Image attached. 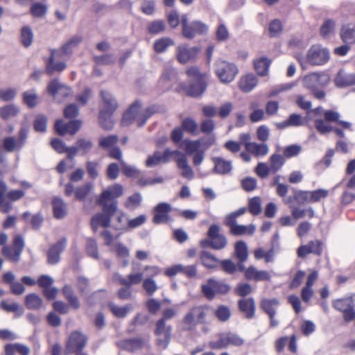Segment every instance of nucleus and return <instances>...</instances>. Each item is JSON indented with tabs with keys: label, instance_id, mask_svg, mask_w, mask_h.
<instances>
[{
	"label": "nucleus",
	"instance_id": "052dcab7",
	"mask_svg": "<svg viewBox=\"0 0 355 355\" xmlns=\"http://www.w3.org/2000/svg\"><path fill=\"white\" fill-rule=\"evenodd\" d=\"M33 34L31 29L28 26H24L21 31V41L22 44L28 47L33 42Z\"/></svg>",
	"mask_w": 355,
	"mask_h": 355
},
{
	"label": "nucleus",
	"instance_id": "a18cd8bd",
	"mask_svg": "<svg viewBox=\"0 0 355 355\" xmlns=\"http://www.w3.org/2000/svg\"><path fill=\"white\" fill-rule=\"evenodd\" d=\"M109 306L113 314L117 318H125L133 309L131 304H126L124 306H119L114 303H110Z\"/></svg>",
	"mask_w": 355,
	"mask_h": 355
},
{
	"label": "nucleus",
	"instance_id": "c85d7f7f",
	"mask_svg": "<svg viewBox=\"0 0 355 355\" xmlns=\"http://www.w3.org/2000/svg\"><path fill=\"white\" fill-rule=\"evenodd\" d=\"M177 167L182 170L181 175L187 179L192 180L194 178V172L191 167L189 166L187 157L185 154L183 153L181 157L175 159Z\"/></svg>",
	"mask_w": 355,
	"mask_h": 355
},
{
	"label": "nucleus",
	"instance_id": "b1692460",
	"mask_svg": "<svg viewBox=\"0 0 355 355\" xmlns=\"http://www.w3.org/2000/svg\"><path fill=\"white\" fill-rule=\"evenodd\" d=\"M145 341L140 338H135L130 339L123 340L117 343L119 348L124 349L128 352H134L136 350L143 347Z\"/></svg>",
	"mask_w": 355,
	"mask_h": 355
},
{
	"label": "nucleus",
	"instance_id": "37998d69",
	"mask_svg": "<svg viewBox=\"0 0 355 355\" xmlns=\"http://www.w3.org/2000/svg\"><path fill=\"white\" fill-rule=\"evenodd\" d=\"M256 230V226L253 224L249 225H236L230 232L234 236L252 235Z\"/></svg>",
	"mask_w": 355,
	"mask_h": 355
},
{
	"label": "nucleus",
	"instance_id": "f3484780",
	"mask_svg": "<svg viewBox=\"0 0 355 355\" xmlns=\"http://www.w3.org/2000/svg\"><path fill=\"white\" fill-rule=\"evenodd\" d=\"M67 239L62 238L53 244L47 252V262L49 264L54 265L59 262L60 255L67 246Z\"/></svg>",
	"mask_w": 355,
	"mask_h": 355
},
{
	"label": "nucleus",
	"instance_id": "4c0bfd02",
	"mask_svg": "<svg viewBox=\"0 0 355 355\" xmlns=\"http://www.w3.org/2000/svg\"><path fill=\"white\" fill-rule=\"evenodd\" d=\"M246 211L245 207H241L225 216L223 223L230 228V232L237 225L236 218L244 214Z\"/></svg>",
	"mask_w": 355,
	"mask_h": 355
},
{
	"label": "nucleus",
	"instance_id": "423d86ee",
	"mask_svg": "<svg viewBox=\"0 0 355 355\" xmlns=\"http://www.w3.org/2000/svg\"><path fill=\"white\" fill-rule=\"evenodd\" d=\"M215 72L222 83H229L234 80L239 70L233 63L220 60L216 62Z\"/></svg>",
	"mask_w": 355,
	"mask_h": 355
},
{
	"label": "nucleus",
	"instance_id": "20e7f679",
	"mask_svg": "<svg viewBox=\"0 0 355 355\" xmlns=\"http://www.w3.org/2000/svg\"><path fill=\"white\" fill-rule=\"evenodd\" d=\"M245 343V340L239 335L231 332H222L216 336V340L209 343V347L213 349H225L229 346L241 347Z\"/></svg>",
	"mask_w": 355,
	"mask_h": 355
},
{
	"label": "nucleus",
	"instance_id": "e433bc0d",
	"mask_svg": "<svg viewBox=\"0 0 355 355\" xmlns=\"http://www.w3.org/2000/svg\"><path fill=\"white\" fill-rule=\"evenodd\" d=\"M111 221H112L111 225L116 230H125L128 227V222H126L125 214L117 209L112 217Z\"/></svg>",
	"mask_w": 355,
	"mask_h": 355
},
{
	"label": "nucleus",
	"instance_id": "338daca9",
	"mask_svg": "<svg viewBox=\"0 0 355 355\" xmlns=\"http://www.w3.org/2000/svg\"><path fill=\"white\" fill-rule=\"evenodd\" d=\"M162 162V153L160 151H155L153 155L148 156L146 160V166L147 167H154Z\"/></svg>",
	"mask_w": 355,
	"mask_h": 355
},
{
	"label": "nucleus",
	"instance_id": "a878e982",
	"mask_svg": "<svg viewBox=\"0 0 355 355\" xmlns=\"http://www.w3.org/2000/svg\"><path fill=\"white\" fill-rule=\"evenodd\" d=\"M57 51L52 50L51 56L46 62V73L49 75L53 74L55 71L61 72L67 67V64L64 62H55V58L56 56Z\"/></svg>",
	"mask_w": 355,
	"mask_h": 355
},
{
	"label": "nucleus",
	"instance_id": "ddd939ff",
	"mask_svg": "<svg viewBox=\"0 0 355 355\" xmlns=\"http://www.w3.org/2000/svg\"><path fill=\"white\" fill-rule=\"evenodd\" d=\"M220 227L216 225H211L207 232V236L211 239V248L220 250L227 245V239L225 235L220 233Z\"/></svg>",
	"mask_w": 355,
	"mask_h": 355
},
{
	"label": "nucleus",
	"instance_id": "bf43d9fd",
	"mask_svg": "<svg viewBox=\"0 0 355 355\" xmlns=\"http://www.w3.org/2000/svg\"><path fill=\"white\" fill-rule=\"evenodd\" d=\"M335 30V23L331 19H327L321 26L320 34L323 37H328L334 33Z\"/></svg>",
	"mask_w": 355,
	"mask_h": 355
},
{
	"label": "nucleus",
	"instance_id": "58836bf2",
	"mask_svg": "<svg viewBox=\"0 0 355 355\" xmlns=\"http://www.w3.org/2000/svg\"><path fill=\"white\" fill-rule=\"evenodd\" d=\"M340 37L342 40L347 44L355 43V25H345L343 26Z\"/></svg>",
	"mask_w": 355,
	"mask_h": 355
},
{
	"label": "nucleus",
	"instance_id": "a211bd4d",
	"mask_svg": "<svg viewBox=\"0 0 355 355\" xmlns=\"http://www.w3.org/2000/svg\"><path fill=\"white\" fill-rule=\"evenodd\" d=\"M322 242L318 240L311 241L306 245H302L297 248V257L304 258L309 254L320 256L322 252Z\"/></svg>",
	"mask_w": 355,
	"mask_h": 355
},
{
	"label": "nucleus",
	"instance_id": "0eeeda50",
	"mask_svg": "<svg viewBox=\"0 0 355 355\" xmlns=\"http://www.w3.org/2000/svg\"><path fill=\"white\" fill-rule=\"evenodd\" d=\"M24 241L21 236L17 235L13 240L12 246L6 245L2 248V254L13 262H18L24 248Z\"/></svg>",
	"mask_w": 355,
	"mask_h": 355
},
{
	"label": "nucleus",
	"instance_id": "2f4dec72",
	"mask_svg": "<svg viewBox=\"0 0 355 355\" xmlns=\"http://www.w3.org/2000/svg\"><path fill=\"white\" fill-rule=\"evenodd\" d=\"M245 150L256 157L265 156L268 153L269 148L266 144H257L255 142H246Z\"/></svg>",
	"mask_w": 355,
	"mask_h": 355
},
{
	"label": "nucleus",
	"instance_id": "39448f33",
	"mask_svg": "<svg viewBox=\"0 0 355 355\" xmlns=\"http://www.w3.org/2000/svg\"><path fill=\"white\" fill-rule=\"evenodd\" d=\"M208 308L197 306L191 308L182 320L184 329L191 330L198 324L204 323L207 315Z\"/></svg>",
	"mask_w": 355,
	"mask_h": 355
},
{
	"label": "nucleus",
	"instance_id": "f704fd0d",
	"mask_svg": "<svg viewBox=\"0 0 355 355\" xmlns=\"http://www.w3.org/2000/svg\"><path fill=\"white\" fill-rule=\"evenodd\" d=\"M207 87V83L204 78H200L194 83H192L187 89V92L189 96H198L201 95Z\"/></svg>",
	"mask_w": 355,
	"mask_h": 355
},
{
	"label": "nucleus",
	"instance_id": "5fc2aeb1",
	"mask_svg": "<svg viewBox=\"0 0 355 355\" xmlns=\"http://www.w3.org/2000/svg\"><path fill=\"white\" fill-rule=\"evenodd\" d=\"M19 111L17 106L15 105H8L0 108V116L3 119H8L16 116Z\"/></svg>",
	"mask_w": 355,
	"mask_h": 355
},
{
	"label": "nucleus",
	"instance_id": "13d9d810",
	"mask_svg": "<svg viewBox=\"0 0 355 355\" xmlns=\"http://www.w3.org/2000/svg\"><path fill=\"white\" fill-rule=\"evenodd\" d=\"M314 125L315 129L320 132L321 135H324L326 133L332 132L333 127L328 123L325 119H316L314 121Z\"/></svg>",
	"mask_w": 355,
	"mask_h": 355
},
{
	"label": "nucleus",
	"instance_id": "3c124183",
	"mask_svg": "<svg viewBox=\"0 0 355 355\" xmlns=\"http://www.w3.org/2000/svg\"><path fill=\"white\" fill-rule=\"evenodd\" d=\"M23 101L29 107H33L38 103V96L35 89L28 90L23 93Z\"/></svg>",
	"mask_w": 355,
	"mask_h": 355
},
{
	"label": "nucleus",
	"instance_id": "f257e3e1",
	"mask_svg": "<svg viewBox=\"0 0 355 355\" xmlns=\"http://www.w3.org/2000/svg\"><path fill=\"white\" fill-rule=\"evenodd\" d=\"M158 110L157 107L153 105L141 110V104L139 101L132 103L128 110L124 113L121 123L123 126H128L133 121H136L138 126L144 125L148 118Z\"/></svg>",
	"mask_w": 355,
	"mask_h": 355
},
{
	"label": "nucleus",
	"instance_id": "774afa93",
	"mask_svg": "<svg viewBox=\"0 0 355 355\" xmlns=\"http://www.w3.org/2000/svg\"><path fill=\"white\" fill-rule=\"evenodd\" d=\"M165 29V24L162 20H156L150 22L148 26L150 33L155 35L162 33Z\"/></svg>",
	"mask_w": 355,
	"mask_h": 355
},
{
	"label": "nucleus",
	"instance_id": "2eb2a0df",
	"mask_svg": "<svg viewBox=\"0 0 355 355\" xmlns=\"http://www.w3.org/2000/svg\"><path fill=\"white\" fill-rule=\"evenodd\" d=\"M198 52L199 49L196 46L189 47L187 44H182L176 48V58L180 63L186 64L194 60Z\"/></svg>",
	"mask_w": 355,
	"mask_h": 355
},
{
	"label": "nucleus",
	"instance_id": "dca6fc26",
	"mask_svg": "<svg viewBox=\"0 0 355 355\" xmlns=\"http://www.w3.org/2000/svg\"><path fill=\"white\" fill-rule=\"evenodd\" d=\"M172 207L169 203L160 202L154 209V216L153 221L155 224L166 223L171 220L169 213Z\"/></svg>",
	"mask_w": 355,
	"mask_h": 355
},
{
	"label": "nucleus",
	"instance_id": "09e8293b",
	"mask_svg": "<svg viewBox=\"0 0 355 355\" xmlns=\"http://www.w3.org/2000/svg\"><path fill=\"white\" fill-rule=\"evenodd\" d=\"M83 41V37L75 35L67 42L62 47L63 54L69 55L71 53L73 49L78 46Z\"/></svg>",
	"mask_w": 355,
	"mask_h": 355
},
{
	"label": "nucleus",
	"instance_id": "e2e57ef3",
	"mask_svg": "<svg viewBox=\"0 0 355 355\" xmlns=\"http://www.w3.org/2000/svg\"><path fill=\"white\" fill-rule=\"evenodd\" d=\"M183 153L179 150H171L169 148L164 150V153H162V160L163 163H168L172 159L175 161V159L181 157Z\"/></svg>",
	"mask_w": 355,
	"mask_h": 355
},
{
	"label": "nucleus",
	"instance_id": "49530a36",
	"mask_svg": "<svg viewBox=\"0 0 355 355\" xmlns=\"http://www.w3.org/2000/svg\"><path fill=\"white\" fill-rule=\"evenodd\" d=\"M285 163V159L283 155L279 154H273L270 157V167L271 173H276L281 169Z\"/></svg>",
	"mask_w": 355,
	"mask_h": 355
},
{
	"label": "nucleus",
	"instance_id": "864d4df0",
	"mask_svg": "<svg viewBox=\"0 0 355 355\" xmlns=\"http://www.w3.org/2000/svg\"><path fill=\"white\" fill-rule=\"evenodd\" d=\"M173 44L174 42L173 40L169 37H163L155 42L154 49L157 53H162Z\"/></svg>",
	"mask_w": 355,
	"mask_h": 355
},
{
	"label": "nucleus",
	"instance_id": "c03bdc74",
	"mask_svg": "<svg viewBox=\"0 0 355 355\" xmlns=\"http://www.w3.org/2000/svg\"><path fill=\"white\" fill-rule=\"evenodd\" d=\"M332 306L334 309L343 313L354 306L353 299L352 297L337 299L332 302Z\"/></svg>",
	"mask_w": 355,
	"mask_h": 355
},
{
	"label": "nucleus",
	"instance_id": "a19ab883",
	"mask_svg": "<svg viewBox=\"0 0 355 355\" xmlns=\"http://www.w3.org/2000/svg\"><path fill=\"white\" fill-rule=\"evenodd\" d=\"M271 61L266 57H261L254 60V65L257 73L260 76H266L270 65Z\"/></svg>",
	"mask_w": 355,
	"mask_h": 355
},
{
	"label": "nucleus",
	"instance_id": "c756f323",
	"mask_svg": "<svg viewBox=\"0 0 355 355\" xmlns=\"http://www.w3.org/2000/svg\"><path fill=\"white\" fill-rule=\"evenodd\" d=\"M245 278L248 280L259 282L269 280L270 275L266 270H259L254 266H251L245 270Z\"/></svg>",
	"mask_w": 355,
	"mask_h": 355
},
{
	"label": "nucleus",
	"instance_id": "7c9ffc66",
	"mask_svg": "<svg viewBox=\"0 0 355 355\" xmlns=\"http://www.w3.org/2000/svg\"><path fill=\"white\" fill-rule=\"evenodd\" d=\"M200 260L204 267L207 269H215L219 266L220 260L211 252L202 250L200 254Z\"/></svg>",
	"mask_w": 355,
	"mask_h": 355
},
{
	"label": "nucleus",
	"instance_id": "4be33fe9",
	"mask_svg": "<svg viewBox=\"0 0 355 355\" xmlns=\"http://www.w3.org/2000/svg\"><path fill=\"white\" fill-rule=\"evenodd\" d=\"M335 83L338 87L355 85V71L347 72L345 69H340L336 76Z\"/></svg>",
	"mask_w": 355,
	"mask_h": 355
},
{
	"label": "nucleus",
	"instance_id": "cd10ccee",
	"mask_svg": "<svg viewBox=\"0 0 355 355\" xmlns=\"http://www.w3.org/2000/svg\"><path fill=\"white\" fill-rule=\"evenodd\" d=\"M139 263L135 262L132 263V272L128 275L126 279H122V285L124 286H131L132 285H137L144 281V275L141 272H135L136 267L139 266Z\"/></svg>",
	"mask_w": 355,
	"mask_h": 355
},
{
	"label": "nucleus",
	"instance_id": "69168bd1",
	"mask_svg": "<svg viewBox=\"0 0 355 355\" xmlns=\"http://www.w3.org/2000/svg\"><path fill=\"white\" fill-rule=\"evenodd\" d=\"M215 315L220 321L225 322L229 320L231 311L227 306L221 305L215 311Z\"/></svg>",
	"mask_w": 355,
	"mask_h": 355
},
{
	"label": "nucleus",
	"instance_id": "393cba45",
	"mask_svg": "<svg viewBox=\"0 0 355 355\" xmlns=\"http://www.w3.org/2000/svg\"><path fill=\"white\" fill-rule=\"evenodd\" d=\"M239 310L245 315L248 319H252L255 315V302L252 297L242 298L239 302Z\"/></svg>",
	"mask_w": 355,
	"mask_h": 355
},
{
	"label": "nucleus",
	"instance_id": "4468645a",
	"mask_svg": "<svg viewBox=\"0 0 355 355\" xmlns=\"http://www.w3.org/2000/svg\"><path fill=\"white\" fill-rule=\"evenodd\" d=\"M329 82V77L325 73H313L304 78V86L312 91L326 86Z\"/></svg>",
	"mask_w": 355,
	"mask_h": 355
},
{
	"label": "nucleus",
	"instance_id": "6ab92c4d",
	"mask_svg": "<svg viewBox=\"0 0 355 355\" xmlns=\"http://www.w3.org/2000/svg\"><path fill=\"white\" fill-rule=\"evenodd\" d=\"M81 126V122L78 120L71 121L69 123H64L62 120H58L55 123L56 132L61 136L67 133L71 135L76 134Z\"/></svg>",
	"mask_w": 355,
	"mask_h": 355
},
{
	"label": "nucleus",
	"instance_id": "1a4fd4ad",
	"mask_svg": "<svg viewBox=\"0 0 355 355\" xmlns=\"http://www.w3.org/2000/svg\"><path fill=\"white\" fill-rule=\"evenodd\" d=\"M28 128L23 125L19 132L18 138L8 137L3 140V148L8 152L19 150L25 144L28 137Z\"/></svg>",
	"mask_w": 355,
	"mask_h": 355
},
{
	"label": "nucleus",
	"instance_id": "72a5a7b5",
	"mask_svg": "<svg viewBox=\"0 0 355 355\" xmlns=\"http://www.w3.org/2000/svg\"><path fill=\"white\" fill-rule=\"evenodd\" d=\"M54 216L60 219L64 218L67 214V206L64 201L58 197L53 198L52 201Z\"/></svg>",
	"mask_w": 355,
	"mask_h": 355
},
{
	"label": "nucleus",
	"instance_id": "de8ad7c7",
	"mask_svg": "<svg viewBox=\"0 0 355 355\" xmlns=\"http://www.w3.org/2000/svg\"><path fill=\"white\" fill-rule=\"evenodd\" d=\"M25 303L28 309H38L42 304V300L38 295L31 293L26 295Z\"/></svg>",
	"mask_w": 355,
	"mask_h": 355
},
{
	"label": "nucleus",
	"instance_id": "0e129e2a",
	"mask_svg": "<svg viewBox=\"0 0 355 355\" xmlns=\"http://www.w3.org/2000/svg\"><path fill=\"white\" fill-rule=\"evenodd\" d=\"M209 283L212 284L216 293L225 294L230 290V287L228 284L216 280L214 278L209 279Z\"/></svg>",
	"mask_w": 355,
	"mask_h": 355
},
{
	"label": "nucleus",
	"instance_id": "8fccbe9b",
	"mask_svg": "<svg viewBox=\"0 0 355 355\" xmlns=\"http://www.w3.org/2000/svg\"><path fill=\"white\" fill-rule=\"evenodd\" d=\"M112 114L104 110L100 112L99 123L104 130H110L114 127V121L111 116Z\"/></svg>",
	"mask_w": 355,
	"mask_h": 355
},
{
	"label": "nucleus",
	"instance_id": "6e6552de",
	"mask_svg": "<svg viewBox=\"0 0 355 355\" xmlns=\"http://www.w3.org/2000/svg\"><path fill=\"white\" fill-rule=\"evenodd\" d=\"M144 271L148 272V277L142 282V288L148 295H153L159 288L154 277L161 273V268L157 266L146 265L144 268Z\"/></svg>",
	"mask_w": 355,
	"mask_h": 355
},
{
	"label": "nucleus",
	"instance_id": "79ce46f5",
	"mask_svg": "<svg viewBox=\"0 0 355 355\" xmlns=\"http://www.w3.org/2000/svg\"><path fill=\"white\" fill-rule=\"evenodd\" d=\"M279 305V301L276 298L263 299L261 301L260 306L268 315L276 314L275 307Z\"/></svg>",
	"mask_w": 355,
	"mask_h": 355
},
{
	"label": "nucleus",
	"instance_id": "9b49d317",
	"mask_svg": "<svg viewBox=\"0 0 355 355\" xmlns=\"http://www.w3.org/2000/svg\"><path fill=\"white\" fill-rule=\"evenodd\" d=\"M87 338L80 331L72 332L68 338L65 354H69L75 352H80L86 345Z\"/></svg>",
	"mask_w": 355,
	"mask_h": 355
},
{
	"label": "nucleus",
	"instance_id": "aec40b11",
	"mask_svg": "<svg viewBox=\"0 0 355 355\" xmlns=\"http://www.w3.org/2000/svg\"><path fill=\"white\" fill-rule=\"evenodd\" d=\"M116 211H106L103 209V213H98L92 218L91 225L93 230L96 232L98 227H107L111 226V219Z\"/></svg>",
	"mask_w": 355,
	"mask_h": 355
},
{
	"label": "nucleus",
	"instance_id": "7ed1b4c3",
	"mask_svg": "<svg viewBox=\"0 0 355 355\" xmlns=\"http://www.w3.org/2000/svg\"><path fill=\"white\" fill-rule=\"evenodd\" d=\"M330 58L329 51L327 49L322 47L321 45H313L308 51L306 56L304 58H298L302 67L304 68L305 62H309L311 65L318 66L326 64Z\"/></svg>",
	"mask_w": 355,
	"mask_h": 355
},
{
	"label": "nucleus",
	"instance_id": "f03ea898",
	"mask_svg": "<svg viewBox=\"0 0 355 355\" xmlns=\"http://www.w3.org/2000/svg\"><path fill=\"white\" fill-rule=\"evenodd\" d=\"M123 193V187L121 184H115L102 192L98 199V203L103 207L105 211L113 212L116 211L117 201L112 200V199L120 197Z\"/></svg>",
	"mask_w": 355,
	"mask_h": 355
},
{
	"label": "nucleus",
	"instance_id": "5701e85b",
	"mask_svg": "<svg viewBox=\"0 0 355 355\" xmlns=\"http://www.w3.org/2000/svg\"><path fill=\"white\" fill-rule=\"evenodd\" d=\"M211 160L214 164L213 171L215 173L219 175H226L232 170V163L230 160H226L220 157H214Z\"/></svg>",
	"mask_w": 355,
	"mask_h": 355
},
{
	"label": "nucleus",
	"instance_id": "c9c22d12",
	"mask_svg": "<svg viewBox=\"0 0 355 355\" xmlns=\"http://www.w3.org/2000/svg\"><path fill=\"white\" fill-rule=\"evenodd\" d=\"M8 189V186L4 181L0 180V211L3 213H8L12 209V205L10 202L5 200V193Z\"/></svg>",
	"mask_w": 355,
	"mask_h": 355
},
{
	"label": "nucleus",
	"instance_id": "ea45409f",
	"mask_svg": "<svg viewBox=\"0 0 355 355\" xmlns=\"http://www.w3.org/2000/svg\"><path fill=\"white\" fill-rule=\"evenodd\" d=\"M234 254L238 260L243 263L248 258V249L246 243L243 241H239L235 243Z\"/></svg>",
	"mask_w": 355,
	"mask_h": 355
},
{
	"label": "nucleus",
	"instance_id": "680f3d73",
	"mask_svg": "<svg viewBox=\"0 0 355 355\" xmlns=\"http://www.w3.org/2000/svg\"><path fill=\"white\" fill-rule=\"evenodd\" d=\"M182 145L184 146V150L188 155L195 154L198 151H200V141L199 140H184L182 142Z\"/></svg>",
	"mask_w": 355,
	"mask_h": 355
},
{
	"label": "nucleus",
	"instance_id": "473e14b6",
	"mask_svg": "<svg viewBox=\"0 0 355 355\" xmlns=\"http://www.w3.org/2000/svg\"><path fill=\"white\" fill-rule=\"evenodd\" d=\"M101 96L105 105L103 110L113 113L118 107V103L115 98L107 90H102L101 92Z\"/></svg>",
	"mask_w": 355,
	"mask_h": 355
},
{
	"label": "nucleus",
	"instance_id": "f8f14e48",
	"mask_svg": "<svg viewBox=\"0 0 355 355\" xmlns=\"http://www.w3.org/2000/svg\"><path fill=\"white\" fill-rule=\"evenodd\" d=\"M47 91L58 101L72 94L71 89L60 83L58 79L51 80L47 86Z\"/></svg>",
	"mask_w": 355,
	"mask_h": 355
},
{
	"label": "nucleus",
	"instance_id": "412c9836",
	"mask_svg": "<svg viewBox=\"0 0 355 355\" xmlns=\"http://www.w3.org/2000/svg\"><path fill=\"white\" fill-rule=\"evenodd\" d=\"M92 146L93 144L90 140L78 139L74 146L69 147V159H73L78 152L82 155L87 153L92 148Z\"/></svg>",
	"mask_w": 355,
	"mask_h": 355
},
{
	"label": "nucleus",
	"instance_id": "9d476101",
	"mask_svg": "<svg viewBox=\"0 0 355 355\" xmlns=\"http://www.w3.org/2000/svg\"><path fill=\"white\" fill-rule=\"evenodd\" d=\"M171 326L166 325L164 319H160L157 322L155 334L157 336V344L159 347H167L171 338Z\"/></svg>",
	"mask_w": 355,
	"mask_h": 355
},
{
	"label": "nucleus",
	"instance_id": "4d7b16f0",
	"mask_svg": "<svg viewBox=\"0 0 355 355\" xmlns=\"http://www.w3.org/2000/svg\"><path fill=\"white\" fill-rule=\"evenodd\" d=\"M248 209L252 215H259L262 210L261 198L256 196L250 199L248 202Z\"/></svg>",
	"mask_w": 355,
	"mask_h": 355
},
{
	"label": "nucleus",
	"instance_id": "bb28decb",
	"mask_svg": "<svg viewBox=\"0 0 355 355\" xmlns=\"http://www.w3.org/2000/svg\"><path fill=\"white\" fill-rule=\"evenodd\" d=\"M257 76L252 73H249L241 77L239 87L242 92L248 93L257 85Z\"/></svg>",
	"mask_w": 355,
	"mask_h": 355
},
{
	"label": "nucleus",
	"instance_id": "603ef678",
	"mask_svg": "<svg viewBox=\"0 0 355 355\" xmlns=\"http://www.w3.org/2000/svg\"><path fill=\"white\" fill-rule=\"evenodd\" d=\"M119 141L117 135H109L107 137H101L98 139L99 147L103 149H108L113 147Z\"/></svg>",
	"mask_w": 355,
	"mask_h": 355
},
{
	"label": "nucleus",
	"instance_id": "6e6d98bb",
	"mask_svg": "<svg viewBox=\"0 0 355 355\" xmlns=\"http://www.w3.org/2000/svg\"><path fill=\"white\" fill-rule=\"evenodd\" d=\"M142 196L139 193H135L129 196L125 202V207L128 209H135L140 206Z\"/></svg>",
	"mask_w": 355,
	"mask_h": 355
}]
</instances>
